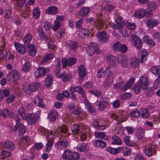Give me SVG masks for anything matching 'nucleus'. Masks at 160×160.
Instances as JSON below:
<instances>
[{
  "instance_id": "nucleus-1",
  "label": "nucleus",
  "mask_w": 160,
  "mask_h": 160,
  "mask_svg": "<svg viewBox=\"0 0 160 160\" xmlns=\"http://www.w3.org/2000/svg\"><path fill=\"white\" fill-rule=\"evenodd\" d=\"M150 71L155 75L158 76L157 78L155 79L153 84V88L157 89L160 88V66L152 67Z\"/></svg>"
},
{
  "instance_id": "nucleus-2",
  "label": "nucleus",
  "mask_w": 160,
  "mask_h": 160,
  "mask_svg": "<svg viewBox=\"0 0 160 160\" xmlns=\"http://www.w3.org/2000/svg\"><path fill=\"white\" fill-rule=\"evenodd\" d=\"M13 121H15L16 122V125L13 128V130L15 132L18 130L19 135H23L26 131V128L23 124L19 123L20 118L18 115H16L13 118Z\"/></svg>"
},
{
  "instance_id": "nucleus-3",
  "label": "nucleus",
  "mask_w": 160,
  "mask_h": 160,
  "mask_svg": "<svg viewBox=\"0 0 160 160\" xmlns=\"http://www.w3.org/2000/svg\"><path fill=\"white\" fill-rule=\"evenodd\" d=\"M47 135L48 136V138L49 140L48 142L47 143L46 151L49 152L53 144L54 139L55 137L57 136V133L55 131H51L48 132Z\"/></svg>"
},
{
  "instance_id": "nucleus-4",
  "label": "nucleus",
  "mask_w": 160,
  "mask_h": 160,
  "mask_svg": "<svg viewBox=\"0 0 160 160\" xmlns=\"http://www.w3.org/2000/svg\"><path fill=\"white\" fill-rule=\"evenodd\" d=\"M7 78L10 82L17 81L20 78V74L17 71L13 70L8 74Z\"/></svg>"
},
{
  "instance_id": "nucleus-5",
  "label": "nucleus",
  "mask_w": 160,
  "mask_h": 160,
  "mask_svg": "<svg viewBox=\"0 0 160 160\" xmlns=\"http://www.w3.org/2000/svg\"><path fill=\"white\" fill-rule=\"evenodd\" d=\"M130 40L137 49H140L142 48L143 41L140 38L134 34H132L130 37Z\"/></svg>"
},
{
  "instance_id": "nucleus-6",
  "label": "nucleus",
  "mask_w": 160,
  "mask_h": 160,
  "mask_svg": "<svg viewBox=\"0 0 160 160\" xmlns=\"http://www.w3.org/2000/svg\"><path fill=\"white\" fill-rule=\"evenodd\" d=\"M40 86L41 84L39 82L32 83L28 86L26 89L25 90V92L26 94L29 95L31 92L37 91Z\"/></svg>"
},
{
  "instance_id": "nucleus-7",
  "label": "nucleus",
  "mask_w": 160,
  "mask_h": 160,
  "mask_svg": "<svg viewBox=\"0 0 160 160\" xmlns=\"http://www.w3.org/2000/svg\"><path fill=\"white\" fill-rule=\"evenodd\" d=\"M49 68L43 67L38 68L35 72V77L37 78H40L44 76L46 73L49 72Z\"/></svg>"
},
{
  "instance_id": "nucleus-8",
  "label": "nucleus",
  "mask_w": 160,
  "mask_h": 160,
  "mask_svg": "<svg viewBox=\"0 0 160 160\" xmlns=\"http://www.w3.org/2000/svg\"><path fill=\"white\" fill-rule=\"evenodd\" d=\"M96 102L98 103V108L101 111H103L105 109L108 107L109 103L108 99L103 97H102L100 100L97 101Z\"/></svg>"
},
{
  "instance_id": "nucleus-9",
  "label": "nucleus",
  "mask_w": 160,
  "mask_h": 160,
  "mask_svg": "<svg viewBox=\"0 0 160 160\" xmlns=\"http://www.w3.org/2000/svg\"><path fill=\"white\" fill-rule=\"evenodd\" d=\"M138 84L140 87L144 90L147 89L148 87L149 82L148 78L144 76H142L139 78Z\"/></svg>"
},
{
  "instance_id": "nucleus-10",
  "label": "nucleus",
  "mask_w": 160,
  "mask_h": 160,
  "mask_svg": "<svg viewBox=\"0 0 160 160\" xmlns=\"http://www.w3.org/2000/svg\"><path fill=\"white\" fill-rule=\"evenodd\" d=\"M97 37L101 42H107L108 41L109 36L104 31L99 32L97 34Z\"/></svg>"
},
{
  "instance_id": "nucleus-11",
  "label": "nucleus",
  "mask_w": 160,
  "mask_h": 160,
  "mask_svg": "<svg viewBox=\"0 0 160 160\" xmlns=\"http://www.w3.org/2000/svg\"><path fill=\"white\" fill-rule=\"evenodd\" d=\"M98 49V46L96 43H91L88 46L87 49V52L89 56H92L94 54Z\"/></svg>"
},
{
  "instance_id": "nucleus-12",
  "label": "nucleus",
  "mask_w": 160,
  "mask_h": 160,
  "mask_svg": "<svg viewBox=\"0 0 160 160\" xmlns=\"http://www.w3.org/2000/svg\"><path fill=\"white\" fill-rule=\"evenodd\" d=\"M76 60L74 58H71L67 60L65 58H63L62 59V66L63 68L67 66L72 65L76 63Z\"/></svg>"
},
{
  "instance_id": "nucleus-13",
  "label": "nucleus",
  "mask_w": 160,
  "mask_h": 160,
  "mask_svg": "<svg viewBox=\"0 0 160 160\" xmlns=\"http://www.w3.org/2000/svg\"><path fill=\"white\" fill-rule=\"evenodd\" d=\"M114 77L112 75L108 76L104 82L103 87L105 88L109 87L114 81Z\"/></svg>"
},
{
  "instance_id": "nucleus-14",
  "label": "nucleus",
  "mask_w": 160,
  "mask_h": 160,
  "mask_svg": "<svg viewBox=\"0 0 160 160\" xmlns=\"http://www.w3.org/2000/svg\"><path fill=\"white\" fill-rule=\"evenodd\" d=\"M38 118V117L35 113L28 114L27 116L28 123L29 124H32L36 123Z\"/></svg>"
},
{
  "instance_id": "nucleus-15",
  "label": "nucleus",
  "mask_w": 160,
  "mask_h": 160,
  "mask_svg": "<svg viewBox=\"0 0 160 160\" xmlns=\"http://www.w3.org/2000/svg\"><path fill=\"white\" fill-rule=\"evenodd\" d=\"M128 58L124 55H120L118 57V62L124 68H126L128 67Z\"/></svg>"
},
{
  "instance_id": "nucleus-16",
  "label": "nucleus",
  "mask_w": 160,
  "mask_h": 160,
  "mask_svg": "<svg viewBox=\"0 0 160 160\" xmlns=\"http://www.w3.org/2000/svg\"><path fill=\"white\" fill-rule=\"evenodd\" d=\"M107 60L110 67H115L117 66L118 58L115 57L112 55L109 56L108 57Z\"/></svg>"
},
{
  "instance_id": "nucleus-17",
  "label": "nucleus",
  "mask_w": 160,
  "mask_h": 160,
  "mask_svg": "<svg viewBox=\"0 0 160 160\" xmlns=\"http://www.w3.org/2000/svg\"><path fill=\"white\" fill-rule=\"evenodd\" d=\"M14 46L17 51L20 53L23 54L27 51V49L25 46L18 42H15L14 43Z\"/></svg>"
},
{
  "instance_id": "nucleus-18",
  "label": "nucleus",
  "mask_w": 160,
  "mask_h": 160,
  "mask_svg": "<svg viewBox=\"0 0 160 160\" xmlns=\"http://www.w3.org/2000/svg\"><path fill=\"white\" fill-rule=\"evenodd\" d=\"M145 24L149 28H152L158 25V21L156 19L152 18L147 20Z\"/></svg>"
},
{
  "instance_id": "nucleus-19",
  "label": "nucleus",
  "mask_w": 160,
  "mask_h": 160,
  "mask_svg": "<svg viewBox=\"0 0 160 160\" xmlns=\"http://www.w3.org/2000/svg\"><path fill=\"white\" fill-rule=\"evenodd\" d=\"M66 138V137H64L63 139L60 140L55 145L58 149H60L61 148H66L68 145V141Z\"/></svg>"
},
{
  "instance_id": "nucleus-20",
  "label": "nucleus",
  "mask_w": 160,
  "mask_h": 160,
  "mask_svg": "<svg viewBox=\"0 0 160 160\" xmlns=\"http://www.w3.org/2000/svg\"><path fill=\"white\" fill-rule=\"evenodd\" d=\"M44 40L46 42H48V49H52L53 50L55 49L56 46L53 44L54 39L51 36H49L48 37L46 36L45 37Z\"/></svg>"
},
{
  "instance_id": "nucleus-21",
  "label": "nucleus",
  "mask_w": 160,
  "mask_h": 160,
  "mask_svg": "<svg viewBox=\"0 0 160 160\" xmlns=\"http://www.w3.org/2000/svg\"><path fill=\"white\" fill-rule=\"evenodd\" d=\"M146 15V9H140L137 10L134 13V16L137 18H143Z\"/></svg>"
},
{
  "instance_id": "nucleus-22",
  "label": "nucleus",
  "mask_w": 160,
  "mask_h": 160,
  "mask_svg": "<svg viewBox=\"0 0 160 160\" xmlns=\"http://www.w3.org/2000/svg\"><path fill=\"white\" fill-rule=\"evenodd\" d=\"M89 32L88 30L86 29H81L78 32V36L82 39L84 38L88 37Z\"/></svg>"
},
{
  "instance_id": "nucleus-23",
  "label": "nucleus",
  "mask_w": 160,
  "mask_h": 160,
  "mask_svg": "<svg viewBox=\"0 0 160 160\" xmlns=\"http://www.w3.org/2000/svg\"><path fill=\"white\" fill-rule=\"evenodd\" d=\"M90 8L88 7H83L79 10V15L81 17L86 16L90 12Z\"/></svg>"
},
{
  "instance_id": "nucleus-24",
  "label": "nucleus",
  "mask_w": 160,
  "mask_h": 160,
  "mask_svg": "<svg viewBox=\"0 0 160 160\" xmlns=\"http://www.w3.org/2000/svg\"><path fill=\"white\" fill-rule=\"evenodd\" d=\"M54 57V55L52 54H48L44 57L42 59L40 62V64L41 65H45L48 62L50 59Z\"/></svg>"
},
{
  "instance_id": "nucleus-25",
  "label": "nucleus",
  "mask_w": 160,
  "mask_h": 160,
  "mask_svg": "<svg viewBox=\"0 0 160 160\" xmlns=\"http://www.w3.org/2000/svg\"><path fill=\"white\" fill-rule=\"evenodd\" d=\"M58 116V113L56 110L53 109L49 112L48 117L50 121L53 122L56 120Z\"/></svg>"
},
{
  "instance_id": "nucleus-26",
  "label": "nucleus",
  "mask_w": 160,
  "mask_h": 160,
  "mask_svg": "<svg viewBox=\"0 0 160 160\" xmlns=\"http://www.w3.org/2000/svg\"><path fill=\"white\" fill-rule=\"evenodd\" d=\"M58 12V8L55 6H52L49 7L46 10V13L48 14L55 15Z\"/></svg>"
},
{
  "instance_id": "nucleus-27",
  "label": "nucleus",
  "mask_w": 160,
  "mask_h": 160,
  "mask_svg": "<svg viewBox=\"0 0 160 160\" xmlns=\"http://www.w3.org/2000/svg\"><path fill=\"white\" fill-rule=\"evenodd\" d=\"M60 62L61 60L60 59L58 58L57 59V65L54 71V73L55 75L57 77H60V75L59 73L60 71Z\"/></svg>"
},
{
  "instance_id": "nucleus-28",
  "label": "nucleus",
  "mask_w": 160,
  "mask_h": 160,
  "mask_svg": "<svg viewBox=\"0 0 160 160\" xmlns=\"http://www.w3.org/2000/svg\"><path fill=\"white\" fill-rule=\"evenodd\" d=\"M130 65L133 69H136L139 66V62L137 58L134 57L131 59Z\"/></svg>"
},
{
  "instance_id": "nucleus-29",
  "label": "nucleus",
  "mask_w": 160,
  "mask_h": 160,
  "mask_svg": "<svg viewBox=\"0 0 160 160\" xmlns=\"http://www.w3.org/2000/svg\"><path fill=\"white\" fill-rule=\"evenodd\" d=\"M34 102L36 105L40 107H44L45 105L44 104L42 99L40 98L38 96H35L34 99Z\"/></svg>"
},
{
  "instance_id": "nucleus-30",
  "label": "nucleus",
  "mask_w": 160,
  "mask_h": 160,
  "mask_svg": "<svg viewBox=\"0 0 160 160\" xmlns=\"http://www.w3.org/2000/svg\"><path fill=\"white\" fill-rule=\"evenodd\" d=\"M34 102L36 105L40 107H44L45 105L44 104L42 99L40 98L38 96H35L34 99Z\"/></svg>"
},
{
  "instance_id": "nucleus-31",
  "label": "nucleus",
  "mask_w": 160,
  "mask_h": 160,
  "mask_svg": "<svg viewBox=\"0 0 160 160\" xmlns=\"http://www.w3.org/2000/svg\"><path fill=\"white\" fill-rule=\"evenodd\" d=\"M89 149L88 145L84 143L80 144L77 147V149L81 152L88 151Z\"/></svg>"
},
{
  "instance_id": "nucleus-32",
  "label": "nucleus",
  "mask_w": 160,
  "mask_h": 160,
  "mask_svg": "<svg viewBox=\"0 0 160 160\" xmlns=\"http://www.w3.org/2000/svg\"><path fill=\"white\" fill-rule=\"evenodd\" d=\"M3 146L6 148H8L10 150H14L16 148L12 142L7 141L3 143Z\"/></svg>"
},
{
  "instance_id": "nucleus-33",
  "label": "nucleus",
  "mask_w": 160,
  "mask_h": 160,
  "mask_svg": "<svg viewBox=\"0 0 160 160\" xmlns=\"http://www.w3.org/2000/svg\"><path fill=\"white\" fill-rule=\"evenodd\" d=\"M80 127L78 125L75 124L72 128V133L73 135L77 134L79 135L81 131L80 129Z\"/></svg>"
},
{
  "instance_id": "nucleus-34",
  "label": "nucleus",
  "mask_w": 160,
  "mask_h": 160,
  "mask_svg": "<svg viewBox=\"0 0 160 160\" xmlns=\"http://www.w3.org/2000/svg\"><path fill=\"white\" fill-rule=\"evenodd\" d=\"M78 73L81 77H84L86 74V71L85 67L83 65H81L78 68Z\"/></svg>"
},
{
  "instance_id": "nucleus-35",
  "label": "nucleus",
  "mask_w": 160,
  "mask_h": 160,
  "mask_svg": "<svg viewBox=\"0 0 160 160\" xmlns=\"http://www.w3.org/2000/svg\"><path fill=\"white\" fill-rule=\"evenodd\" d=\"M94 145L97 148H102L106 146V142L101 140H97L94 143Z\"/></svg>"
},
{
  "instance_id": "nucleus-36",
  "label": "nucleus",
  "mask_w": 160,
  "mask_h": 160,
  "mask_svg": "<svg viewBox=\"0 0 160 160\" xmlns=\"http://www.w3.org/2000/svg\"><path fill=\"white\" fill-rule=\"evenodd\" d=\"M28 48V52L29 54L32 56H34L36 54V50L35 47L31 44L27 46Z\"/></svg>"
},
{
  "instance_id": "nucleus-37",
  "label": "nucleus",
  "mask_w": 160,
  "mask_h": 160,
  "mask_svg": "<svg viewBox=\"0 0 160 160\" xmlns=\"http://www.w3.org/2000/svg\"><path fill=\"white\" fill-rule=\"evenodd\" d=\"M32 39V36L30 34H26L23 38V41L24 44L28 46L30 45L31 41Z\"/></svg>"
},
{
  "instance_id": "nucleus-38",
  "label": "nucleus",
  "mask_w": 160,
  "mask_h": 160,
  "mask_svg": "<svg viewBox=\"0 0 160 160\" xmlns=\"http://www.w3.org/2000/svg\"><path fill=\"white\" fill-rule=\"evenodd\" d=\"M158 7L157 4L153 1H150L148 2L147 7L151 11L155 10Z\"/></svg>"
},
{
  "instance_id": "nucleus-39",
  "label": "nucleus",
  "mask_w": 160,
  "mask_h": 160,
  "mask_svg": "<svg viewBox=\"0 0 160 160\" xmlns=\"http://www.w3.org/2000/svg\"><path fill=\"white\" fill-rule=\"evenodd\" d=\"M130 138V136H126L124 138L123 141L126 145L132 147L134 145L135 143L131 140Z\"/></svg>"
},
{
  "instance_id": "nucleus-40",
  "label": "nucleus",
  "mask_w": 160,
  "mask_h": 160,
  "mask_svg": "<svg viewBox=\"0 0 160 160\" xmlns=\"http://www.w3.org/2000/svg\"><path fill=\"white\" fill-rule=\"evenodd\" d=\"M112 144L120 145L122 143L121 139L116 135H114L112 138Z\"/></svg>"
},
{
  "instance_id": "nucleus-41",
  "label": "nucleus",
  "mask_w": 160,
  "mask_h": 160,
  "mask_svg": "<svg viewBox=\"0 0 160 160\" xmlns=\"http://www.w3.org/2000/svg\"><path fill=\"white\" fill-rule=\"evenodd\" d=\"M72 152L68 150H66L64 152L62 155V158L66 160H70Z\"/></svg>"
},
{
  "instance_id": "nucleus-42",
  "label": "nucleus",
  "mask_w": 160,
  "mask_h": 160,
  "mask_svg": "<svg viewBox=\"0 0 160 160\" xmlns=\"http://www.w3.org/2000/svg\"><path fill=\"white\" fill-rule=\"evenodd\" d=\"M135 79L134 78H131L129 79L127 82L126 84L125 85H124V89H123V91H125L131 87Z\"/></svg>"
},
{
  "instance_id": "nucleus-43",
  "label": "nucleus",
  "mask_w": 160,
  "mask_h": 160,
  "mask_svg": "<svg viewBox=\"0 0 160 160\" xmlns=\"http://www.w3.org/2000/svg\"><path fill=\"white\" fill-rule=\"evenodd\" d=\"M145 131L144 130L141 128H138L137 132V137L138 139H141L143 138L144 135Z\"/></svg>"
},
{
  "instance_id": "nucleus-44",
  "label": "nucleus",
  "mask_w": 160,
  "mask_h": 160,
  "mask_svg": "<svg viewBox=\"0 0 160 160\" xmlns=\"http://www.w3.org/2000/svg\"><path fill=\"white\" fill-rule=\"evenodd\" d=\"M67 45L69 49L72 50H76L78 47L77 43L76 42L72 41H70Z\"/></svg>"
},
{
  "instance_id": "nucleus-45",
  "label": "nucleus",
  "mask_w": 160,
  "mask_h": 160,
  "mask_svg": "<svg viewBox=\"0 0 160 160\" xmlns=\"http://www.w3.org/2000/svg\"><path fill=\"white\" fill-rule=\"evenodd\" d=\"M124 86V82L121 81V82H117L116 84H114L113 85V88L116 89H118L120 88L121 90L123 91Z\"/></svg>"
},
{
  "instance_id": "nucleus-46",
  "label": "nucleus",
  "mask_w": 160,
  "mask_h": 160,
  "mask_svg": "<svg viewBox=\"0 0 160 160\" xmlns=\"http://www.w3.org/2000/svg\"><path fill=\"white\" fill-rule=\"evenodd\" d=\"M139 113L142 117L144 118H148L149 115L148 111L146 109L144 108H141L140 110Z\"/></svg>"
},
{
  "instance_id": "nucleus-47",
  "label": "nucleus",
  "mask_w": 160,
  "mask_h": 160,
  "mask_svg": "<svg viewBox=\"0 0 160 160\" xmlns=\"http://www.w3.org/2000/svg\"><path fill=\"white\" fill-rule=\"evenodd\" d=\"M52 77L50 74H48L45 80V84L47 87H49L52 84Z\"/></svg>"
},
{
  "instance_id": "nucleus-48",
  "label": "nucleus",
  "mask_w": 160,
  "mask_h": 160,
  "mask_svg": "<svg viewBox=\"0 0 160 160\" xmlns=\"http://www.w3.org/2000/svg\"><path fill=\"white\" fill-rule=\"evenodd\" d=\"M93 125L95 128L99 130H104L106 128L105 125H100L97 121H94L93 122Z\"/></svg>"
},
{
  "instance_id": "nucleus-49",
  "label": "nucleus",
  "mask_w": 160,
  "mask_h": 160,
  "mask_svg": "<svg viewBox=\"0 0 160 160\" xmlns=\"http://www.w3.org/2000/svg\"><path fill=\"white\" fill-rule=\"evenodd\" d=\"M58 78H61L64 82L68 81L70 79V77L65 72H63L61 74L60 77Z\"/></svg>"
},
{
  "instance_id": "nucleus-50",
  "label": "nucleus",
  "mask_w": 160,
  "mask_h": 160,
  "mask_svg": "<svg viewBox=\"0 0 160 160\" xmlns=\"http://www.w3.org/2000/svg\"><path fill=\"white\" fill-rule=\"evenodd\" d=\"M76 88V92H78L79 94L82 95L83 97H85L86 93L85 91L80 86H77Z\"/></svg>"
},
{
  "instance_id": "nucleus-51",
  "label": "nucleus",
  "mask_w": 160,
  "mask_h": 160,
  "mask_svg": "<svg viewBox=\"0 0 160 160\" xmlns=\"http://www.w3.org/2000/svg\"><path fill=\"white\" fill-rule=\"evenodd\" d=\"M89 92L97 97L100 96L102 94L100 90L96 89L90 90L89 91Z\"/></svg>"
},
{
  "instance_id": "nucleus-52",
  "label": "nucleus",
  "mask_w": 160,
  "mask_h": 160,
  "mask_svg": "<svg viewBox=\"0 0 160 160\" xmlns=\"http://www.w3.org/2000/svg\"><path fill=\"white\" fill-rule=\"evenodd\" d=\"M30 10L28 8L21 11V14L22 17L26 18L28 17Z\"/></svg>"
},
{
  "instance_id": "nucleus-53",
  "label": "nucleus",
  "mask_w": 160,
  "mask_h": 160,
  "mask_svg": "<svg viewBox=\"0 0 160 160\" xmlns=\"http://www.w3.org/2000/svg\"><path fill=\"white\" fill-rule=\"evenodd\" d=\"M85 105L86 107L87 108L88 111L90 113H92L95 112V109L92 106L91 103L88 101L86 102L85 103Z\"/></svg>"
},
{
  "instance_id": "nucleus-54",
  "label": "nucleus",
  "mask_w": 160,
  "mask_h": 160,
  "mask_svg": "<svg viewBox=\"0 0 160 160\" xmlns=\"http://www.w3.org/2000/svg\"><path fill=\"white\" fill-rule=\"evenodd\" d=\"M80 158L79 154L75 152L72 153L70 160H78Z\"/></svg>"
},
{
  "instance_id": "nucleus-55",
  "label": "nucleus",
  "mask_w": 160,
  "mask_h": 160,
  "mask_svg": "<svg viewBox=\"0 0 160 160\" xmlns=\"http://www.w3.org/2000/svg\"><path fill=\"white\" fill-rule=\"evenodd\" d=\"M96 24L97 28L100 30L103 27L104 21L102 19H98L96 22Z\"/></svg>"
},
{
  "instance_id": "nucleus-56",
  "label": "nucleus",
  "mask_w": 160,
  "mask_h": 160,
  "mask_svg": "<svg viewBox=\"0 0 160 160\" xmlns=\"http://www.w3.org/2000/svg\"><path fill=\"white\" fill-rule=\"evenodd\" d=\"M122 18L119 17H118L116 20V22L120 28L123 27L124 25L123 22L122 21Z\"/></svg>"
},
{
  "instance_id": "nucleus-57",
  "label": "nucleus",
  "mask_w": 160,
  "mask_h": 160,
  "mask_svg": "<svg viewBox=\"0 0 160 160\" xmlns=\"http://www.w3.org/2000/svg\"><path fill=\"white\" fill-rule=\"evenodd\" d=\"M95 136L96 138L100 139H104L106 137V134L104 132H95Z\"/></svg>"
},
{
  "instance_id": "nucleus-58",
  "label": "nucleus",
  "mask_w": 160,
  "mask_h": 160,
  "mask_svg": "<svg viewBox=\"0 0 160 160\" xmlns=\"http://www.w3.org/2000/svg\"><path fill=\"white\" fill-rule=\"evenodd\" d=\"M12 10V8L9 7L8 9H6L5 12V18L6 19L9 18L11 15V12Z\"/></svg>"
},
{
  "instance_id": "nucleus-59",
  "label": "nucleus",
  "mask_w": 160,
  "mask_h": 160,
  "mask_svg": "<svg viewBox=\"0 0 160 160\" xmlns=\"http://www.w3.org/2000/svg\"><path fill=\"white\" fill-rule=\"evenodd\" d=\"M122 152L123 155L126 156L129 155L131 153L130 148L126 147H123Z\"/></svg>"
},
{
  "instance_id": "nucleus-60",
  "label": "nucleus",
  "mask_w": 160,
  "mask_h": 160,
  "mask_svg": "<svg viewBox=\"0 0 160 160\" xmlns=\"http://www.w3.org/2000/svg\"><path fill=\"white\" fill-rule=\"evenodd\" d=\"M33 14L36 18H38L40 15V11L38 7H36L34 8L33 10Z\"/></svg>"
},
{
  "instance_id": "nucleus-61",
  "label": "nucleus",
  "mask_w": 160,
  "mask_h": 160,
  "mask_svg": "<svg viewBox=\"0 0 160 160\" xmlns=\"http://www.w3.org/2000/svg\"><path fill=\"white\" fill-rule=\"evenodd\" d=\"M121 43L119 42H117L115 43L112 45V49L115 52H117L119 50Z\"/></svg>"
},
{
  "instance_id": "nucleus-62",
  "label": "nucleus",
  "mask_w": 160,
  "mask_h": 160,
  "mask_svg": "<svg viewBox=\"0 0 160 160\" xmlns=\"http://www.w3.org/2000/svg\"><path fill=\"white\" fill-rule=\"evenodd\" d=\"M139 112L137 109H135L134 110L132 111L130 113V116L133 117H138L139 116Z\"/></svg>"
},
{
  "instance_id": "nucleus-63",
  "label": "nucleus",
  "mask_w": 160,
  "mask_h": 160,
  "mask_svg": "<svg viewBox=\"0 0 160 160\" xmlns=\"http://www.w3.org/2000/svg\"><path fill=\"white\" fill-rule=\"evenodd\" d=\"M15 96L14 94H12L9 96V97L6 98V102L8 103H9L12 102L15 98Z\"/></svg>"
},
{
  "instance_id": "nucleus-64",
  "label": "nucleus",
  "mask_w": 160,
  "mask_h": 160,
  "mask_svg": "<svg viewBox=\"0 0 160 160\" xmlns=\"http://www.w3.org/2000/svg\"><path fill=\"white\" fill-rule=\"evenodd\" d=\"M115 132L116 134L119 136L122 135L124 132L123 128L119 127H118L116 128Z\"/></svg>"
}]
</instances>
